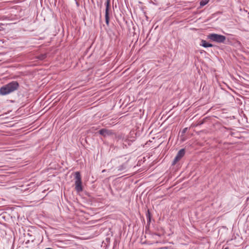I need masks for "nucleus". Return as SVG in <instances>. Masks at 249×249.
<instances>
[{
    "instance_id": "1",
    "label": "nucleus",
    "mask_w": 249,
    "mask_h": 249,
    "mask_svg": "<svg viewBox=\"0 0 249 249\" xmlns=\"http://www.w3.org/2000/svg\"><path fill=\"white\" fill-rule=\"evenodd\" d=\"M19 87V84L17 81H12L0 88V94L5 95L14 92Z\"/></svg>"
},
{
    "instance_id": "2",
    "label": "nucleus",
    "mask_w": 249,
    "mask_h": 249,
    "mask_svg": "<svg viewBox=\"0 0 249 249\" xmlns=\"http://www.w3.org/2000/svg\"><path fill=\"white\" fill-rule=\"evenodd\" d=\"M208 38L213 41L217 43H224L226 40V36L216 34H211L208 36Z\"/></svg>"
},
{
    "instance_id": "3",
    "label": "nucleus",
    "mask_w": 249,
    "mask_h": 249,
    "mask_svg": "<svg viewBox=\"0 0 249 249\" xmlns=\"http://www.w3.org/2000/svg\"><path fill=\"white\" fill-rule=\"evenodd\" d=\"M75 189L77 192H80L83 191L82 185V180L80 173L79 172L75 173Z\"/></svg>"
},
{
    "instance_id": "4",
    "label": "nucleus",
    "mask_w": 249,
    "mask_h": 249,
    "mask_svg": "<svg viewBox=\"0 0 249 249\" xmlns=\"http://www.w3.org/2000/svg\"><path fill=\"white\" fill-rule=\"evenodd\" d=\"M109 5H110V0H107V1L106 2L105 19H106V23L107 25H108L109 20Z\"/></svg>"
},
{
    "instance_id": "5",
    "label": "nucleus",
    "mask_w": 249,
    "mask_h": 249,
    "mask_svg": "<svg viewBox=\"0 0 249 249\" xmlns=\"http://www.w3.org/2000/svg\"><path fill=\"white\" fill-rule=\"evenodd\" d=\"M99 133L100 135L103 136L104 137L110 136L114 134V132L112 130H109L106 128L100 129L99 131Z\"/></svg>"
},
{
    "instance_id": "6",
    "label": "nucleus",
    "mask_w": 249,
    "mask_h": 249,
    "mask_svg": "<svg viewBox=\"0 0 249 249\" xmlns=\"http://www.w3.org/2000/svg\"><path fill=\"white\" fill-rule=\"evenodd\" d=\"M201 45L205 48L212 47L213 46L212 44L209 43L204 40H202Z\"/></svg>"
},
{
    "instance_id": "7",
    "label": "nucleus",
    "mask_w": 249,
    "mask_h": 249,
    "mask_svg": "<svg viewBox=\"0 0 249 249\" xmlns=\"http://www.w3.org/2000/svg\"><path fill=\"white\" fill-rule=\"evenodd\" d=\"M185 153L184 149H181L178 152L177 156L181 159L185 155Z\"/></svg>"
},
{
    "instance_id": "8",
    "label": "nucleus",
    "mask_w": 249,
    "mask_h": 249,
    "mask_svg": "<svg viewBox=\"0 0 249 249\" xmlns=\"http://www.w3.org/2000/svg\"><path fill=\"white\" fill-rule=\"evenodd\" d=\"M127 168L126 164L124 163L118 167V170L120 171L125 170Z\"/></svg>"
},
{
    "instance_id": "9",
    "label": "nucleus",
    "mask_w": 249,
    "mask_h": 249,
    "mask_svg": "<svg viewBox=\"0 0 249 249\" xmlns=\"http://www.w3.org/2000/svg\"><path fill=\"white\" fill-rule=\"evenodd\" d=\"M209 1V0H202L200 2V5L201 7L204 6L206 5Z\"/></svg>"
},
{
    "instance_id": "10",
    "label": "nucleus",
    "mask_w": 249,
    "mask_h": 249,
    "mask_svg": "<svg viewBox=\"0 0 249 249\" xmlns=\"http://www.w3.org/2000/svg\"><path fill=\"white\" fill-rule=\"evenodd\" d=\"M180 159H181V158H180L179 157H178V156L176 155V156L175 157V159H174V160L173 161L172 164L173 165H175Z\"/></svg>"
},
{
    "instance_id": "11",
    "label": "nucleus",
    "mask_w": 249,
    "mask_h": 249,
    "mask_svg": "<svg viewBox=\"0 0 249 249\" xmlns=\"http://www.w3.org/2000/svg\"><path fill=\"white\" fill-rule=\"evenodd\" d=\"M180 159H181V158H180L179 157H178V156L176 155V156L175 157V159H174V160L173 161L172 164L173 165H175Z\"/></svg>"
},
{
    "instance_id": "12",
    "label": "nucleus",
    "mask_w": 249,
    "mask_h": 249,
    "mask_svg": "<svg viewBox=\"0 0 249 249\" xmlns=\"http://www.w3.org/2000/svg\"><path fill=\"white\" fill-rule=\"evenodd\" d=\"M46 57V54H41L39 56H38V58L40 60H43L44 59H45V58Z\"/></svg>"
},
{
    "instance_id": "13",
    "label": "nucleus",
    "mask_w": 249,
    "mask_h": 249,
    "mask_svg": "<svg viewBox=\"0 0 249 249\" xmlns=\"http://www.w3.org/2000/svg\"><path fill=\"white\" fill-rule=\"evenodd\" d=\"M186 129H187L186 128H185V129L183 130V132H185V130H186Z\"/></svg>"
},
{
    "instance_id": "14",
    "label": "nucleus",
    "mask_w": 249,
    "mask_h": 249,
    "mask_svg": "<svg viewBox=\"0 0 249 249\" xmlns=\"http://www.w3.org/2000/svg\"><path fill=\"white\" fill-rule=\"evenodd\" d=\"M106 172V170H103L102 171V173H104V172Z\"/></svg>"
}]
</instances>
